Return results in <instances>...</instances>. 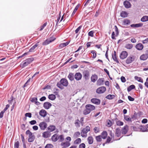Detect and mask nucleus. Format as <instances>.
Returning a JSON list of instances; mask_svg holds the SVG:
<instances>
[{"label":"nucleus","mask_w":148,"mask_h":148,"mask_svg":"<svg viewBox=\"0 0 148 148\" xmlns=\"http://www.w3.org/2000/svg\"><path fill=\"white\" fill-rule=\"evenodd\" d=\"M51 133L49 131H46L42 133V137L44 138H47L50 137Z\"/></svg>","instance_id":"16"},{"label":"nucleus","mask_w":148,"mask_h":148,"mask_svg":"<svg viewBox=\"0 0 148 148\" xmlns=\"http://www.w3.org/2000/svg\"><path fill=\"white\" fill-rule=\"evenodd\" d=\"M80 134L79 132H76L74 133V136L76 138L80 136Z\"/></svg>","instance_id":"52"},{"label":"nucleus","mask_w":148,"mask_h":148,"mask_svg":"<svg viewBox=\"0 0 148 148\" xmlns=\"http://www.w3.org/2000/svg\"><path fill=\"white\" fill-rule=\"evenodd\" d=\"M47 25V23L46 22L45 23H44L43 25L42 26H41L40 27V31H42V30Z\"/></svg>","instance_id":"53"},{"label":"nucleus","mask_w":148,"mask_h":148,"mask_svg":"<svg viewBox=\"0 0 148 148\" xmlns=\"http://www.w3.org/2000/svg\"><path fill=\"white\" fill-rule=\"evenodd\" d=\"M80 121L79 119H77L75 122V126L78 128L80 126Z\"/></svg>","instance_id":"37"},{"label":"nucleus","mask_w":148,"mask_h":148,"mask_svg":"<svg viewBox=\"0 0 148 148\" xmlns=\"http://www.w3.org/2000/svg\"><path fill=\"white\" fill-rule=\"evenodd\" d=\"M51 106V104L49 102H45L43 104V107L46 109H49Z\"/></svg>","instance_id":"15"},{"label":"nucleus","mask_w":148,"mask_h":148,"mask_svg":"<svg viewBox=\"0 0 148 148\" xmlns=\"http://www.w3.org/2000/svg\"><path fill=\"white\" fill-rule=\"evenodd\" d=\"M143 25L142 23H139L138 24H133L130 25V26L132 27L137 28L142 27Z\"/></svg>","instance_id":"19"},{"label":"nucleus","mask_w":148,"mask_h":148,"mask_svg":"<svg viewBox=\"0 0 148 148\" xmlns=\"http://www.w3.org/2000/svg\"><path fill=\"white\" fill-rule=\"evenodd\" d=\"M38 45L37 44L35 45L33 47H32L29 50V52H32L34 51V49Z\"/></svg>","instance_id":"45"},{"label":"nucleus","mask_w":148,"mask_h":148,"mask_svg":"<svg viewBox=\"0 0 148 148\" xmlns=\"http://www.w3.org/2000/svg\"><path fill=\"white\" fill-rule=\"evenodd\" d=\"M147 126H143L141 127L140 129V131L142 132H145L147 131Z\"/></svg>","instance_id":"46"},{"label":"nucleus","mask_w":148,"mask_h":148,"mask_svg":"<svg viewBox=\"0 0 148 148\" xmlns=\"http://www.w3.org/2000/svg\"><path fill=\"white\" fill-rule=\"evenodd\" d=\"M124 5L126 8H129L130 7V3L128 1H125L124 2Z\"/></svg>","instance_id":"30"},{"label":"nucleus","mask_w":148,"mask_h":148,"mask_svg":"<svg viewBox=\"0 0 148 148\" xmlns=\"http://www.w3.org/2000/svg\"><path fill=\"white\" fill-rule=\"evenodd\" d=\"M71 145V143L69 142L66 141L65 142H62L60 145L63 147H69Z\"/></svg>","instance_id":"20"},{"label":"nucleus","mask_w":148,"mask_h":148,"mask_svg":"<svg viewBox=\"0 0 148 148\" xmlns=\"http://www.w3.org/2000/svg\"><path fill=\"white\" fill-rule=\"evenodd\" d=\"M69 42H64L60 44L59 45V48L60 49H62L63 47L67 46L69 43Z\"/></svg>","instance_id":"26"},{"label":"nucleus","mask_w":148,"mask_h":148,"mask_svg":"<svg viewBox=\"0 0 148 148\" xmlns=\"http://www.w3.org/2000/svg\"><path fill=\"white\" fill-rule=\"evenodd\" d=\"M102 137L101 136H98L96 137V139L97 142H100L101 141Z\"/></svg>","instance_id":"49"},{"label":"nucleus","mask_w":148,"mask_h":148,"mask_svg":"<svg viewBox=\"0 0 148 148\" xmlns=\"http://www.w3.org/2000/svg\"><path fill=\"white\" fill-rule=\"evenodd\" d=\"M56 127L53 125H51L49 126L47 128V129L50 132H52L55 130Z\"/></svg>","instance_id":"25"},{"label":"nucleus","mask_w":148,"mask_h":148,"mask_svg":"<svg viewBox=\"0 0 148 148\" xmlns=\"http://www.w3.org/2000/svg\"><path fill=\"white\" fill-rule=\"evenodd\" d=\"M141 21L143 22H145L148 21V16H143L141 19Z\"/></svg>","instance_id":"36"},{"label":"nucleus","mask_w":148,"mask_h":148,"mask_svg":"<svg viewBox=\"0 0 148 148\" xmlns=\"http://www.w3.org/2000/svg\"><path fill=\"white\" fill-rule=\"evenodd\" d=\"M115 97V96L114 95H109L107 96L106 98L109 99H114Z\"/></svg>","instance_id":"43"},{"label":"nucleus","mask_w":148,"mask_h":148,"mask_svg":"<svg viewBox=\"0 0 148 148\" xmlns=\"http://www.w3.org/2000/svg\"><path fill=\"white\" fill-rule=\"evenodd\" d=\"M39 114L41 116L44 117L46 116L47 112L45 110L42 109L39 112Z\"/></svg>","instance_id":"12"},{"label":"nucleus","mask_w":148,"mask_h":148,"mask_svg":"<svg viewBox=\"0 0 148 148\" xmlns=\"http://www.w3.org/2000/svg\"><path fill=\"white\" fill-rule=\"evenodd\" d=\"M81 139L80 138H78L76 139L74 142L75 144H78L81 142Z\"/></svg>","instance_id":"48"},{"label":"nucleus","mask_w":148,"mask_h":148,"mask_svg":"<svg viewBox=\"0 0 148 148\" xmlns=\"http://www.w3.org/2000/svg\"><path fill=\"white\" fill-rule=\"evenodd\" d=\"M106 90V88L104 86H101L98 88L96 90V92L98 94L103 93Z\"/></svg>","instance_id":"7"},{"label":"nucleus","mask_w":148,"mask_h":148,"mask_svg":"<svg viewBox=\"0 0 148 148\" xmlns=\"http://www.w3.org/2000/svg\"><path fill=\"white\" fill-rule=\"evenodd\" d=\"M36 122L35 120H32L29 122V123L32 125H33L36 124Z\"/></svg>","instance_id":"62"},{"label":"nucleus","mask_w":148,"mask_h":148,"mask_svg":"<svg viewBox=\"0 0 148 148\" xmlns=\"http://www.w3.org/2000/svg\"><path fill=\"white\" fill-rule=\"evenodd\" d=\"M53 147V145L51 144H47V145L45 148H52Z\"/></svg>","instance_id":"54"},{"label":"nucleus","mask_w":148,"mask_h":148,"mask_svg":"<svg viewBox=\"0 0 148 148\" xmlns=\"http://www.w3.org/2000/svg\"><path fill=\"white\" fill-rule=\"evenodd\" d=\"M75 79L77 81L80 80L82 78V75L80 73H77L74 75Z\"/></svg>","instance_id":"14"},{"label":"nucleus","mask_w":148,"mask_h":148,"mask_svg":"<svg viewBox=\"0 0 148 148\" xmlns=\"http://www.w3.org/2000/svg\"><path fill=\"white\" fill-rule=\"evenodd\" d=\"M26 134L29 135V138L28 139V142H32L34 140L35 137L34 135H33L32 133L29 130H28L26 131Z\"/></svg>","instance_id":"5"},{"label":"nucleus","mask_w":148,"mask_h":148,"mask_svg":"<svg viewBox=\"0 0 148 148\" xmlns=\"http://www.w3.org/2000/svg\"><path fill=\"white\" fill-rule=\"evenodd\" d=\"M58 134H55L53 135L51 137L52 140L54 142H55L58 140Z\"/></svg>","instance_id":"28"},{"label":"nucleus","mask_w":148,"mask_h":148,"mask_svg":"<svg viewBox=\"0 0 148 148\" xmlns=\"http://www.w3.org/2000/svg\"><path fill=\"white\" fill-rule=\"evenodd\" d=\"M107 136V133L106 131H103L101 133V137L103 139L106 138Z\"/></svg>","instance_id":"34"},{"label":"nucleus","mask_w":148,"mask_h":148,"mask_svg":"<svg viewBox=\"0 0 148 148\" xmlns=\"http://www.w3.org/2000/svg\"><path fill=\"white\" fill-rule=\"evenodd\" d=\"M91 53L93 54L92 58H95L96 56V52L95 50H92L91 51Z\"/></svg>","instance_id":"50"},{"label":"nucleus","mask_w":148,"mask_h":148,"mask_svg":"<svg viewBox=\"0 0 148 148\" xmlns=\"http://www.w3.org/2000/svg\"><path fill=\"white\" fill-rule=\"evenodd\" d=\"M133 45L132 44H127L125 45V47L127 49H130L133 47Z\"/></svg>","instance_id":"42"},{"label":"nucleus","mask_w":148,"mask_h":148,"mask_svg":"<svg viewBox=\"0 0 148 148\" xmlns=\"http://www.w3.org/2000/svg\"><path fill=\"white\" fill-rule=\"evenodd\" d=\"M98 79V76L95 74L92 75L91 77V81L95 82Z\"/></svg>","instance_id":"18"},{"label":"nucleus","mask_w":148,"mask_h":148,"mask_svg":"<svg viewBox=\"0 0 148 148\" xmlns=\"http://www.w3.org/2000/svg\"><path fill=\"white\" fill-rule=\"evenodd\" d=\"M90 130V127L86 126L85 127L83 128L81 130L80 133L81 136L83 138H86L87 136V133Z\"/></svg>","instance_id":"3"},{"label":"nucleus","mask_w":148,"mask_h":148,"mask_svg":"<svg viewBox=\"0 0 148 148\" xmlns=\"http://www.w3.org/2000/svg\"><path fill=\"white\" fill-rule=\"evenodd\" d=\"M39 126L41 130H45L47 127V124L45 122H42L39 124Z\"/></svg>","instance_id":"8"},{"label":"nucleus","mask_w":148,"mask_h":148,"mask_svg":"<svg viewBox=\"0 0 148 148\" xmlns=\"http://www.w3.org/2000/svg\"><path fill=\"white\" fill-rule=\"evenodd\" d=\"M128 129V127L127 125L125 126L122 130V134H125L127 132Z\"/></svg>","instance_id":"22"},{"label":"nucleus","mask_w":148,"mask_h":148,"mask_svg":"<svg viewBox=\"0 0 148 148\" xmlns=\"http://www.w3.org/2000/svg\"><path fill=\"white\" fill-rule=\"evenodd\" d=\"M112 58L113 60L117 63H119V62L118 60L116 55V52L115 51H114V53L112 54Z\"/></svg>","instance_id":"21"},{"label":"nucleus","mask_w":148,"mask_h":148,"mask_svg":"<svg viewBox=\"0 0 148 148\" xmlns=\"http://www.w3.org/2000/svg\"><path fill=\"white\" fill-rule=\"evenodd\" d=\"M127 52L125 51H122L120 55V58L122 60L128 56Z\"/></svg>","instance_id":"10"},{"label":"nucleus","mask_w":148,"mask_h":148,"mask_svg":"<svg viewBox=\"0 0 148 148\" xmlns=\"http://www.w3.org/2000/svg\"><path fill=\"white\" fill-rule=\"evenodd\" d=\"M116 124L118 126H122L123 125V122H121L120 121H118L116 122Z\"/></svg>","instance_id":"51"},{"label":"nucleus","mask_w":148,"mask_h":148,"mask_svg":"<svg viewBox=\"0 0 148 148\" xmlns=\"http://www.w3.org/2000/svg\"><path fill=\"white\" fill-rule=\"evenodd\" d=\"M121 82H125L126 81V79H125V78L123 76H122L121 77Z\"/></svg>","instance_id":"64"},{"label":"nucleus","mask_w":148,"mask_h":148,"mask_svg":"<svg viewBox=\"0 0 148 148\" xmlns=\"http://www.w3.org/2000/svg\"><path fill=\"white\" fill-rule=\"evenodd\" d=\"M87 140L89 144H92L93 142V138L91 136L88 137Z\"/></svg>","instance_id":"32"},{"label":"nucleus","mask_w":148,"mask_h":148,"mask_svg":"<svg viewBox=\"0 0 148 148\" xmlns=\"http://www.w3.org/2000/svg\"><path fill=\"white\" fill-rule=\"evenodd\" d=\"M85 148V145L84 143H82L80 144L79 146V148Z\"/></svg>","instance_id":"58"},{"label":"nucleus","mask_w":148,"mask_h":148,"mask_svg":"<svg viewBox=\"0 0 148 148\" xmlns=\"http://www.w3.org/2000/svg\"><path fill=\"white\" fill-rule=\"evenodd\" d=\"M79 6H80V4H78L75 7L74 9V10L73 11V12L71 15V16L72 17L73 16V15L75 14V13L76 12V11H77V10H78Z\"/></svg>","instance_id":"33"},{"label":"nucleus","mask_w":148,"mask_h":148,"mask_svg":"<svg viewBox=\"0 0 148 148\" xmlns=\"http://www.w3.org/2000/svg\"><path fill=\"white\" fill-rule=\"evenodd\" d=\"M112 125V122L110 120L107 121V126L108 127H110Z\"/></svg>","instance_id":"57"},{"label":"nucleus","mask_w":148,"mask_h":148,"mask_svg":"<svg viewBox=\"0 0 148 148\" xmlns=\"http://www.w3.org/2000/svg\"><path fill=\"white\" fill-rule=\"evenodd\" d=\"M58 140H59V142H62L64 140V136L63 135L58 136Z\"/></svg>","instance_id":"39"},{"label":"nucleus","mask_w":148,"mask_h":148,"mask_svg":"<svg viewBox=\"0 0 148 148\" xmlns=\"http://www.w3.org/2000/svg\"><path fill=\"white\" fill-rule=\"evenodd\" d=\"M82 25L80 26L79 27L75 30V33L77 34V33L81 29L82 27Z\"/></svg>","instance_id":"56"},{"label":"nucleus","mask_w":148,"mask_h":148,"mask_svg":"<svg viewBox=\"0 0 148 148\" xmlns=\"http://www.w3.org/2000/svg\"><path fill=\"white\" fill-rule=\"evenodd\" d=\"M74 75L73 73H70L68 77L70 80L72 81L74 79Z\"/></svg>","instance_id":"31"},{"label":"nucleus","mask_w":148,"mask_h":148,"mask_svg":"<svg viewBox=\"0 0 148 148\" xmlns=\"http://www.w3.org/2000/svg\"><path fill=\"white\" fill-rule=\"evenodd\" d=\"M135 88V86L134 85H132L130 86L127 88V91L129 92L130 91L134 89Z\"/></svg>","instance_id":"44"},{"label":"nucleus","mask_w":148,"mask_h":148,"mask_svg":"<svg viewBox=\"0 0 148 148\" xmlns=\"http://www.w3.org/2000/svg\"><path fill=\"white\" fill-rule=\"evenodd\" d=\"M67 80L65 78L62 79L60 82L57 83V86L59 88L62 89L63 88V86H67L68 85Z\"/></svg>","instance_id":"2"},{"label":"nucleus","mask_w":148,"mask_h":148,"mask_svg":"<svg viewBox=\"0 0 148 148\" xmlns=\"http://www.w3.org/2000/svg\"><path fill=\"white\" fill-rule=\"evenodd\" d=\"M95 109V107L94 106L91 104H87L85 106V109L83 111V113L85 115L88 114Z\"/></svg>","instance_id":"1"},{"label":"nucleus","mask_w":148,"mask_h":148,"mask_svg":"<svg viewBox=\"0 0 148 148\" xmlns=\"http://www.w3.org/2000/svg\"><path fill=\"white\" fill-rule=\"evenodd\" d=\"M124 119L127 121H129L130 122H132V120H131V117L128 115H124Z\"/></svg>","instance_id":"35"},{"label":"nucleus","mask_w":148,"mask_h":148,"mask_svg":"<svg viewBox=\"0 0 148 148\" xmlns=\"http://www.w3.org/2000/svg\"><path fill=\"white\" fill-rule=\"evenodd\" d=\"M19 145L20 143L19 141H15L14 145V148H18L19 146Z\"/></svg>","instance_id":"47"},{"label":"nucleus","mask_w":148,"mask_h":148,"mask_svg":"<svg viewBox=\"0 0 148 148\" xmlns=\"http://www.w3.org/2000/svg\"><path fill=\"white\" fill-rule=\"evenodd\" d=\"M93 31H91L88 32V35L89 36L92 37L93 36Z\"/></svg>","instance_id":"59"},{"label":"nucleus","mask_w":148,"mask_h":148,"mask_svg":"<svg viewBox=\"0 0 148 148\" xmlns=\"http://www.w3.org/2000/svg\"><path fill=\"white\" fill-rule=\"evenodd\" d=\"M25 115L26 116H27L29 118H31L32 116V114L30 113H27L25 114Z\"/></svg>","instance_id":"61"},{"label":"nucleus","mask_w":148,"mask_h":148,"mask_svg":"<svg viewBox=\"0 0 148 148\" xmlns=\"http://www.w3.org/2000/svg\"><path fill=\"white\" fill-rule=\"evenodd\" d=\"M120 16L123 18H125L128 15V13L126 11H122L120 14Z\"/></svg>","instance_id":"24"},{"label":"nucleus","mask_w":148,"mask_h":148,"mask_svg":"<svg viewBox=\"0 0 148 148\" xmlns=\"http://www.w3.org/2000/svg\"><path fill=\"white\" fill-rule=\"evenodd\" d=\"M83 77L86 80H88L89 79L90 72L88 70H85L83 72Z\"/></svg>","instance_id":"6"},{"label":"nucleus","mask_w":148,"mask_h":148,"mask_svg":"<svg viewBox=\"0 0 148 148\" xmlns=\"http://www.w3.org/2000/svg\"><path fill=\"white\" fill-rule=\"evenodd\" d=\"M135 47L137 50H141L143 49V45L142 44L139 43L136 45Z\"/></svg>","instance_id":"23"},{"label":"nucleus","mask_w":148,"mask_h":148,"mask_svg":"<svg viewBox=\"0 0 148 148\" xmlns=\"http://www.w3.org/2000/svg\"><path fill=\"white\" fill-rule=\"evenodd\" d=\"M128 98L129 100L131 101H133L134 100V98L132 97L131 96H128Z\"/></svg>","instance_id":"60"},{"label":"nucleus","mask_w":148,"mask_h":148,"mask_svg":"<svg viewBox=\"0 0 148 148\" xmlns=\"http://www.w3.org/2000/svg\"><path fill=\"white\" fill-rule=\"evenodd\" d=\"M37 101V99L36 97H34L31 98V101L32 102H34V103Z\"/></svg>","instance_id":"55"},{"label":"nucleus","mask_w":148,"mask_h":148,"mask_svg":"<svg viewBox=\"0 0 148 148\" xmlns=\"http://www.w3.org/2000/svg\"><path fill=\"white\" fill-rule=\"evenodd\" d=\"M104 82V78H99L97 80V84L98 86L102 85L103 84Z\"/></svg>","instance_id":"17"},{"label":"nucleus","mask_w":148,"mask_h":148,"mask_svg":"<svg viewBox=\"0 0 148 148\" xmlns=\"http://www.w3.org/2000/svg\"><path fill=\"white\" fill-rule=\"evenodd\" d=\"M34 60V58L32 57L29 58L23 62L21 64V66L22 68L27 66Z\"/></svg>","instance_id":"4"},{"label":"nucleus","mask_w":148,"mask_h":148,"mask_svg":"<svg viewBox=\"0 0 148 148\" xmlns=\"http://www.w3.org/2000/svg\"><path fill=\"white\" fill-rule=\"evenodd\" d=\"M134 79L135 80H137L138 81L143 83V81L142 78L140 77H138L137 76H135L134 77Z\"/></svg>","instance_id":"40"},{"label":"nucleus","mask_w":148,"mask_h":148,"mask_svg":"<svg viewBox=\"0 0 148 148\" xmlns=\"http://www.w3.org/2000/svg\"><path fill=\"white\" fill-rule=\"evenodd\" d=\"M134 60V57L133 56H129L126 60L125 62L127 64H130L132 63Z\"/></svg>","instance_id":"9"},{"label":"nucleus","mask_w":148,"mask_h":148,"mask_svg":"<svg viewBox=\"0 0 148 148\" xmlns=\"http://www.w3.org/2000/svg\"><path fill=\"white\" fill-rule=\"evenodd\" d=\"M115 134L118 137H119L120 136L121 131L119 128H117L116 129Z\"/></svg>","instance_id":"38"},{"label":"nucleus","mask_w":148,"mask_h":148,"mask_svg":"<svg viewBox=\"0 0 148 148\" xmlns=\"http://www.w3.org/2000/svg\"><path fill=\"white\" fill-rule=\"evenodd\" d=\"M48 98L49 99L51 100H54L55 99L56 97L55 95L51 94L48 96Z\"/></svg>","instance_id":"41"},{"label":"nucleus","mask_w":148,"mask_h":148,"mask_svg":"<svg viewBox=\"0 0 148 148\" xmlns=\"http://www.w3.org/2000/svg\"><path fill=\"white\" fill-rule=\"evenodd\" d=\"M91 101L92 103L96 105L99 104L101 102L100 100L96 98H92L91 99Z\"/></svg>","instance_id":"13"},{"label":"nucleus","mask_w":148,"mask_h":148,"mask_svg":"<svg viewBox=\"0 0 148 148\" xmlns=\"http://www.w3.org/2000/svg\"><path fill=\"white\" fill-rule=\"evenodd\" d=\"M130 23V20L125 19L123 21V25H127Z\"/></svg>","instance_id":"27"},{"label":"nucleus","mask_w":148,"mask_h":148,"mask_svg":"<svg viewBox=\"0 0 148 148\" xmlns=\"http://www.w3.org/2000/svg\"><path fill=\"white\" fill-rule=\"evenodd\" d=\"M55 38H54L53 39H52L51 38H50L49 39H47L44 42L42 43V45H47L50 43L52 42L53 41H54L55 40Z\"/></svg>","instance_id":"11"},{"label":"nucleus","mask_w":148,"mask_h":148,"mask_svg":"<svg viewBox=\"0 0 148 148\" xmlns=\"http://www.w3.org/2000/svg\"><path fill=\"white\" fill-rule=\"evenodd\" d=\"M21 138L22 140V141L23 143H25V139L23 136L22 134L21 135Z\"/></svg>","instance_id":"63"},{"label":"nucleus","mask_w":148,"mask_h":148,"mask_svg":"<svg viewBox=\"0 0 148 148\" xmlns=\"http://www.w3.org/2000/svg\"><path fill=\"white\" fill-rule=\"evenodd\" d=\"M148 58V55L145 53L142 55L140 57V59L141 60H147Z\"/></svg>","instance_id":"29"}]
</instances>
